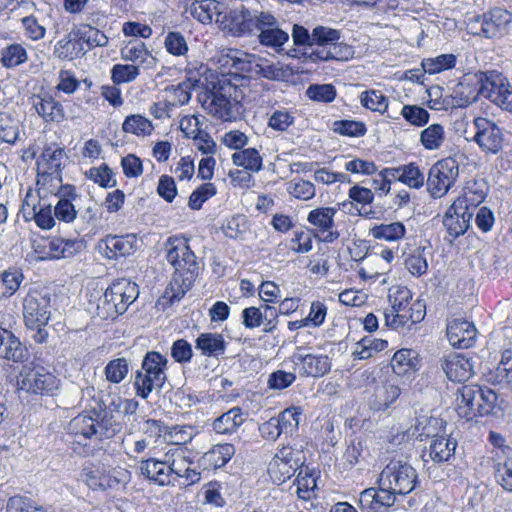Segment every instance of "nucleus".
I'll list each match as a JSON object with an SVG mask.
<instances>
[{"label":"nucleus","instance_id":"nucleus-1","mask_svg":"<svg viewBox=\"0 0 512 512\" xmlns=\"http://www.w3.org/2000/svg\"><path fill=\"white\" fill-rule=\"evenodd\" d=\"M164 258L172 268L163 298L169 304L180 301L199 276V261L184 233L170 235L163 244Z\"/></svg>","mask_w":512,"mask_h":512},{"label":"nucleus","instance_id":"nucleus-2","mask_svg":"<svg viewBox=\"0 0 512 512\" xmlns=\"http://www.w3.org/2000/svg\"><path fill=\"white\" fill-rule=\"evenodd\" d=\"M244 77L238 74L223 75L211 87L198 95L203 109L211 116L222 121L236 118L235 108L244 99L241 82Z\"/></svg>","mask_w":512,"mask_h":512},{"label":"nucleus","instance_id":"nucleus-3","mask_svg":"<svg viewBox=\"0 0 512 512\" xmlns=\"http://www.w3.org/2000/svg\"><path fill=\"white\" fill-rule=\"evenodd\" d=\"M390 309L385 312L386 325L392 329H411L426 316V302L413 299V292L404 285L390 288L388 294Z\"/></svg>","mask_w":512,"mask_h":512},{"label":"nucleus","instance_id":"nucleus-4","mask_svg":"<svg viewBox=\"0 0 512 512\" xmlns=\"http://www.w3.org/2000/svg\"><path fill=\"white\" fill-rule=\"evenodd\" d=\"M498 405V394L490 387L475 383L457 389L455 411L465 422L492 415Z\"/></svg>","mask_w":512,"mask_h":512},{"label":"nucleus","instance_id":"nucleus-5","mask_svg":"<svg viewBox=\"0 0 512 512\" xmlns=\"http://www.w3.org/2000/svg\"><path fill=\"white\" fill-rule=\"evenodd\" d=\"M51 297L43 288L32 287L22 301L24 324L29 330L35 331L32 338L37 344H43L48 339L45 329L51 317Z\"/></svg>","mask_w":512,"mask_h":512},{"label":"nucleus","instance_id":"nucleus-6","mask_svg":"<svg viewBox=\"0 0 512 512\" xmlns=\"http://www.w3.org/2000/svg\"><path fill=\"white\" fill-rule=\"evenodd\" d=\"M60 384V379L53 371L35 362L24 364L16 376L17 389L35 396L52 397Z\"/></svg>","mask_w":512,"mask_h":512},{"label":"nucleus","instance_id":"nucleus-7","mask_svg":"<svg viewBox=\"0 0 512 512\" xmlns=\"http://www.w3.org/2000/svg\"><path fill=\"white\" fill-rule=\"evenodd\" d=\"M138 296L136 283L126 278L116 279L105 290L103 300L98 305V313L103 319H116L126 312Z\"/></svg>","mask_w":512,"mask_h":512},{"label":"nucleus","instance_id":"nucleus-8","mask_svg":"<svg viewBox=\"0 0 512 512\" xmlns=\"http://www.w3.org/2000/svg\"><path fill=\"white\" fill-rule=\"evenodd\" d=\"M107 415L105 404L99 402L96 407L81 412L69 422V433L84 440L110 437Z\"/></svg>","mask_w":512,"mask_h":512},{"label":"nucleus","instance_id":"nucleus-9","mask_svg":"<svg viewBox=\"0 0 512 512\" xmlns=\"http://www.w3.org/2000/svg\"><path fill=\"white\" fill-rule=\"evenodd\" d=\"M67 157L65 148L56 142L46 144L36 160L38 189H48L51 193L53 183L62 184L64 159Z\"/></svg>","mask_w":512,"mask_h":512},{"label":"nucleus","instance_id":"nucleus-10","mask_svg":"<svg viewBox=\"0 0 512 512\" xmlns=\"http://www.w3.org/2000/svg\"><path fill=\"white\" fill-rule=\"evenodd\" d=\"M167 359L157 351H149L143 358L142 370L135 376L136 395L147 399L153 389L161 388L166 380Z\"/></svg>","mask_w":512,"mask_h":512},{"label":"nucleus","instance_id":"nucleus-11","mask_svg":"<svg viewBox=\"0 0 512 512\" xmlns=\"http://www.w3.org/2000/svg\"><path fill=\"white\" fill-rule=\"evenodd\" d=\"M460 166L455 157L447 156L436 161L429 169L427 191L433 199L443 198L453 188L459 177Z\"/></svg>","mask_w":512,"mask_h":512},{"label":"nucleus","instance_id":"nucleus-12","mask_svg":"<svg viewBox=\"0 0 512 512\" xmlns=\"http://www.w3.org/2000/svg\"><path fill=\"white\" fill-rule=\"evenodd\" d=\"M446 426L447 423L442 418L421 413L416 417L413 435L420 442L430 441L429 448L442 445L445 448H457V440L446 432Z\"/></svg>","mask_w":512,"mask_h":512},{"label":"nucleus","instance_id":"nucleus-13","mask_svg":"<svg viewBox=\"0 0 512 512\" xmlns=\"http://www.w3.org/2000/svg\"><path fill=\"white\" fill-rule=\"evenodd\" d=\"M480 94L502 110L512 112V85L497 70H487L480 75Z\"/></svg>","mask_w":512,"mask_h":512},{"label":"nucleus","instance_id":"nucleus-14","mask_svg":"<svg viewBox=\"0 0 512 512\" xmlns=\"http://www.w3.org/2000/svg\"><path fill=\"white\" fill-rule=\"evenodd\" d=\"M380 479L382 485L390 488L396 497L410 494L418 483L416 470L401 461L390 462L382 470Z\"/></svg>","mask_w":512,"mask_h":512},{"label":"nucleus","instance_id":"nucleus-15","mask_svg":"<svg viewBox=\"0 0 512 512\" xmlns=\"http://www.w3.org/2000/svg\"><path fill=\"white\" fill-rule=\"evenodd\" d=\"M337 207L320 206L312 209L307 215L310 230L315 234V239L323 243H333L340 237L335 223Z\"/></svg>","mask_w":512,"mask_h":512},{"label":"nucleus","instance_id":"nucleus-16","mask_svg":"<svg viewBox=\"0 0 512 512\" xmlns=\"http://www.w3.org/2000/svg\"><path fill=\"white\" fill-rule=\"evenodd\" d=\"M82 477L89 488L107 490L126 484L130 479V473L121 467L108 470L105 467H85Z\"/></svg>","mask_w":512,"mask_h":512},{"label":"nucleus","instance_id":"nucleus-17","mask_svg":"<svg viewBox=\"0 0 512 512\" xmlns=\"http://www.w3.org/2000/svg\"><path fill=\"white\" fill-rule=\"evenodd\" d=\"M30 103L37 116L46 125L60 124L67 119L64 105L51 91L32 94Z\"/></svg>","mask_w":512,"mask_h":512},{"label":"nucleus","instance_id":"nucleus-18","mask_svg":"<svg viewBox=\"0 0 512 512\" xmlns=\"http://www.w3.org/2000/svg\"><path fill=\"white\" fill-rule=\"evenodd\" d=\"M475 22L480 24V29L473 34L488 39L501 38L508 32L512 14L507 9L494 7L477 16Z\"/></svg>","mask_w":512,"mask_h":512},{"label":"nucleus","instance_id":"nucleus-19","mask_svg":"<svg viewBox=\"0 0 512 512\" xmlns=\"http://www.w3.org/2000/svg\"><path fill=\"white\" fill-rule=\"evenodd\" d=\"M473 126V140L484 153L497 154L502 149L503 133L495 122L479 116L474 118Z\"/></svg>","mask_w":512,"mask_h":512},{"label":"nucleus","instance_id":"nucleus-20","mask_svg":"<svg viewBox=\"0 0 512 512\" xmlns=\"http://www.w3.org/2000/svg\"><path fill=\"white\" fill-rule=\"evenodd\" d=\"M294 370L300 377L320 378L328 374L331 370V359L324 354H301L294 353L291 356Z\"/></svg>","mask_w":512,"mask_h":512},{"label":"nucleus","instance_id":"nucleus-21","mask_svg":"<svg viewBox=\"0 0 512 512\" xmlns=\"http://www.w3.org/2000/svg\"><path fill=\"white\" fill-rule=\"evenodd\" d=\"M474 213L461 205L460 200H454L443 216V226L451 241L464 235L470 227Z\"/></svg>","mask_w":512,"mask_h":512},{"label":"nucleus","instance_id":"nucleus-22","mask_svg":"<svg viewBox=\"0 0 512 512\" xmlns=\"http://www.w3.org/2000/svg\"><path fill=\"white\" fill-rule=\"evenodd\" d=\"M397 500L388 487H384L379 478L378 487L363 490L359 496V506L362 512H387Z\"/></svg>","mask_w":512,"mask_h":512},{"label":"nucleus","instance_id":"nucleus-23","mask_svg":"<svg viewBox=\"0 0 512 512\" xmlns=\"http://www.w3.org/2000/svg\"><path fill=\"white\" fill-rule=\"evenodd\" d=\"M422 365L419 353L411 348L397 350L390 360L392 372L400 379L412 381Z\"/></svg>","mask_w":512,"mask_h":512},{"label":"nucleus","instance_id":"nucleus-24","mask_svg":"<svg viewBox=\"0 0 512 512\" xmlns=\"http://www.w3.org/2000/svg\"><path fill=\"white\" fill-rule=\"evenodd\" d=\"M446 336L454 348L468 349L476 342L477 329L473 322L464 318H454L447 322Z\"/></svg>","mask_w":512,"mask_h":512},{"label":"nucleus","instance_id":"nucleus-25","mask_svg":"<svg viewBox=\"0 0 512 512\" xmlns=\"http://www.w3.org/2000/svg\"><path fill=\"white\" fill-rule=\"evenodd\" d=\"M441 368L446 377L457 383H464L474 374L472 358L463 353L451 352L441 360Z\"/></svg>","mask_w":512,"mask_h":512},{"label":"nucleus","instance_id":"nucleus-26","mask_svg":"<svg viewBox=\"0 0 512 512\" xmlns=\"http://www.w3.org/2000/svg\"><path fill=\"white\" fill-rule=\"evenodd\" d=\"M303 460L295 457L292 451L279 450L268 466V473L274 482L283 483L302 468Z\"/></svg>","mask_w":512,"mask_h":512},{"label":"nucleus","instance_id":"nucleus-27","mask_svg":"<svg viewBox=\"0 0 512 512\" xmlns=\"http://www.w3.org/2000/svg\"><path fill=\"white\" fill-rule=\"evenodd\" d=\"M425 250L426 247L415 239L407 241L402 249L401 258L404 268L415 278H420L428 272L429 264Z\"/></svg>","mask_w":512,"mask_h":512},{"label":"nucleus","instance_id":"nucleus-28","mask_svg":"<svg viewBox=\"0 0 512 512\" xmlns=\"http://www.w3.org/2000/svg\"><path fill=\"white\" fill-rule=\"evenodd\" d=\"M60 198L54 207V215L57 220L64 223H72L78 215L73 204L79 195L77 188L73 184H60L55 192Z\"/></svg>","mask_w":512,"mask_h":512},{"label":"nucleus","instance_id":"nucleus-29","mask_svg":"<svg viewBox=\"0 0 512 512\" xmlns=\"http://www.w3.org/2000/svg\"><path fill=\"white\" fill-rule=\"evenodd\" d=\"M141 472L154 483L165 486L174 485L181 473L165 462L148 459L142 463Z\"/></svg>","mask_w":512,"mask_h":512},{"label":"nucleus","instance_id":"nucleus-30","mask_svg":"<svg viewBox=\"0 0 512 512\" xmlns=\"http://www.w3.org/2000/svg\"><path fill=\"white\" fill-rule=\"evenodd\" d=\"M105 256L108 259L126 257L137 249V236L135 234L107 235L103 240Z\"/></svg>","mask_w":512,"mask_h":512},{"label":"nucleus","instance_id":"nucleus-31","mask_svg":"<svg viewBox=\"0 0 512 512\" xmlns=\"http://www.w3.org/2000/svg\"><path fill=\"white\" fill-rule=\"evenodd\" d=\"M401 395L400 387L386 380L377 384L373 394L370 396L369 404L374 411H385L393 406Z\"/></svg>","mask_w":512,"mask_h":512},{"label":"nucleus","instance_id":"nucleus-32","mask_svg":"<svg viewBox=\"0 0 512 512\" xmlns=\"http://www.w3.org/2000/svg\"><path fill=\"white\" fill-rule=\"evenodd\" d=\"M384 173L391 174V178L399 181L411 189H420L425 183V175L415 162L398 167H386Z\"/></svg>","mask_w":512,"mask_h":512},{"label":"nucleus","instance_id":"nucleus-33","mask_svg":"<svg viewBox=\"0 0 512 512\" xmlns=\"http://www.w3.org/2000/svg\"><path fill=\"white\" fill-rule=\"evenodd\" d=\"M219 3L215 0H184V14L202 24H210L219 15Z\"/></svg>","mask_w":512,"mask_h":512},{"label":"nucleus","instance_id":"nucleus-34","mask_svg":"<svg viewBox=\"0 0 512 512\" xmlns=\"http://www.w3.org/2000/svg\"><path fill=\"white\" fill-rule=\"evenodd\" d=\"M0 357L22 362L27 357V349L21 341L9 330L0 326Z\"/></svg>","mask_w":512,"mask_h":512},{"label":"nucleus","instance_id":"nucleus-35","mask_svg":"<svg viewBox=\"0 0 512 512\" xmlns=\"http://www.w3.org/2000/svg\"><path fill=\"white\" fill-rule=\"evenodd\" d=\"M166 425L155 419H148L143 424V437L136 441L135 448H146L152 445L153 448L165 445Z\"/></svg>","mask_w":512,"mask_h":512},{"label":"nucleus","instance_id":"nucleus-36","mask_svg":"<svg viewBox=\"0 0 512 512\" xmlns=\"http://www.w3.org/2000/svg\"><path fill=\"white\" fill-rule=\"evenodd\" d=\"M85 52V46L81 45L79 38L73 35V31L58 40L53 50L55 57L68 61L81 57Z\"/></svg>","mask_w":512,"mask_h":512},{"label":"nucleus","instance_id":"nucleus-37","mask_svg":"<svg viewBox=\"0 0 512 512\" xmlns=\"http://www.w3.org/2000/svg\"><path fill=\"white\" fill-rule=\"evenodd\" d=\"M196 349L206 357H218L224 354L226 342L222 334L205 332L200 333L195 340Z\"/></svg>","mask_w":512,"mask_h":512},{"label":"nucleus","instance_id":"nucleus-38","mask_svg":"<svg viewBox=\"0 0 512 512\" xmlns=\"http://www.w3.org/2000/svg\"><path fill=\"white\" fill-rule=\"evenodd\" d=\"M406 227L401 221H394L390 223L374 224L369 229V236L375 240L385 242H398L406 235Z\"/></svg>","mask_w":512,"mask_h":512},{"label":"nucleus","instance_id":"nucleus-39","mask_svg":"<svg viewBox=\"0 0 512 512\" xmlns=\"http://www.w3.org/2000/svg\"><path fill=\"white\" fill-rule=\"evenodd\" d=\"M245 418L240 407H233L213 422V430L217 434L231 435L244 423Z\"/></svg>","mask_w":512,"mask_h":512},{"label":"nucleus","instance_id":"nucleus-40","mask_svg":"<svg viewBox=\"0 0 512 512\" xmlns=\"http://www.w3.org/2000/svg\"><path fill=\"white\" fill-rule=\"evenodd\" d=\"M24 279L25 276L20 267L10 266L0 272V300L16 294Z\"/></svg>","mask_w":512,"mask_h":512},{"label":"nucleus","instance_id":"nucleus-41","mask_svg":"<svg viewBox=\"0 0 512 512\" xmlns=\"http://www.w3.org/2000/svg\"><path fill=\"white\" fill-rule=\"evenodd\" d=\"M486 196L485 183L474 180L466 183L462 194L455 200H460L462 206L469 208L474 213L477 207L484 202Z\"/></svg>","mask_w":512,"mask_h":512},{"label":"nucleus","instance_id":"nucleus-42","mask_svg":"<svg viewBox=\"0 0 512 512\" xmlns=\"http://www.w3.org/2000/svg\"><path fill=\"white\" fill-rule=\"evenodd\" d=\"M47 254L51 259H62L75 255L80 248L77 239H64L54 236L48 239Z\"/></svg>","mask_w":512,"mask_h":512},{"label":"nucleus","instance_id":"nucleus-43","mask_svg":"<svg viewBox=\"0 0 512 512\" xmlns=\"http://www.w3.org/2000/svg\"><path fill=\"white\" fill-rule=\"evenodd\" d=\"M457 56L452 53L440 54L436 57L423 58L421 67L429 75H435L456 67Z\"/></svg>","mask_w":512,"mask_h":512},{"label":"nucleus","instance_id":"nucleus-44","mask_svg":"<svg viewBox=\"0 0 512 512\" xmlns=\"http://www.w3.org/2000/svg\"><path fill=\"white\" fill-rule=\"evenodd\" d=\"M446 139L444 126L433 123L420 132L419 142L425 150H439Z\"/></svg>","mask_w":512,"mask_h":512},{"label":"nucleus","instance_id":"nucleus-45","mask_svg":"<svg viewBox=\"0 0 512 512\" xmlns=\"http://www.w3.org/2000/svg\"><path fill=\"white\" fill-rule=\"evenodd\" d=\"M314 239L315 234L308 227H302L293 231L286 240V247L294 253L305 254L312 250Z\"/></svg>","mask_w":512,"mask_h":512},{"label":"nucleus","instance_id":"nucleus-46","mask_svg":"<svg viewBox=\"0 0 512 512\" xmlns=\"http://www.w3.org/2000/svg\"><path fill=\"white\" fill-rule=\"evenodd\" d=\"M233 164L250 172H259L263 167V158L256 148H243L232 154Z\"/></svg>","mask_w":512,"mask_h":512},{"label":"nucleus","instance_id":"nucleus-47","mask_svg":"<svg viewBox=\"0 0 512 512\" xmlns=\"http://www.w3.org/2000/svg\"><path fill=\"white\" fill-rule=\"evenodd\" d=\"M490 375L494 384L512 387V349L502 352L500 362Z\"/></svg>","mask_w":512,"mask_h":512},{"label":"nucleus","instance_id":"nucleus-48","mask_svg":"<svg viewBox=\"0 0 512 512\" xmlns=\"http://www.w3.org/2000/svg\"><path fill=\"white\" fill-rule=\"evenodd\" d=\"M387 347L388 341L385 339L364 336L356 343L354 355L357 359L367 360L375 354L384 351Z\"/></svg>","mask_w":512,"mask_h":512},{"label":"nucleus","instance_id":"nucleus-49","mask_svg":"<svg viewBox=\"0 0 512 512\" xmlns=\"http://www.w3.org/2000/svg\"><path fill=\"white\" fill-rule=\"evenodd\" d=\"M73 35L79 38L82 46L86 45V51L98 46H105L108 42L107 36L91 25H81L76 31H73Z\"/></svg>","mask_w":512,"mask_h":512},{"label":"nucleus","instance_id":"nucleus-50","mask_svg":"<svg viewBox=\"0 0 512 512\" xmlns=\"http://www.w3.org/2000/svg\"><path fill=\"white\" fill-rule=\"evenodd\" d=\"M122 130L125 133L133 134L138 137H146L152 134L154 125L148 118L141 114H131L124 119Z\"/></svg>","mask_w":512,"mask_h":512},{"label":"nucleus","instance_id":"nucleus-51","mask_svg":"<svg viewBox=\"0 0 512 512\" xmlns=\"http://www.w3.org/2000/svg\"><path fill=\"white\" fill-rule=\"evenodd\" d=\"M198 434L191 425H175L166 427L165 445L185 446Z\"/></svg>","mask_w":512,"mask_h":512},{"label":"nucleus","instance_id":"nucleus-52","mask_svg":"<svg viewBox=\"0 0 512 512\" xmlns=\"http://www.w3.org/2000/svg\"><path fill=\"white\" fill-rule=\"evenodd\" d=\"M28 60L25 47L19 43H12L1 50L0 63L6 69L18 67Z\"/></svg>","mask_w":512,"mask_h":512},{"label":"nucleus","instance_id":"nucleus-53","mask_svg":"<svg viewBox=\"0 0 512 512\" xmlns=\"http://www.w3.org/2000/svg\"><path fill=\"white\" fill-rule=\"evenodd\" d=\"M121 56L122 59L132 62V65H136L138 68L154 61V57L143 42L128 44L122 49Z\"/></svg>","mask_w":512,"mask_h":512},{"label":"nucleus","instance_id":"nucleus-54","mask_svg":"<svg viewBox=\"0 0 512 512\" xmlns=\"http://www.w3.org/2000/svg\"><path fill=\"white\" fill-rule=\"evenodd\" d=\"M85 178L97 184L101 188H113L117 185L113 170L107 163H101L97 167H91L84 172Z\"/></svg>","mask_w":512,"mask_h":512},{"label":"nucleus","instance_id":"nucleus-55","mask_svg":"<svg viewBox=\"0 0 512 512\" xmlns=\"http://www.w3.org/2000/svg\"><path fill=\"white\" fill-rule=\"evenodd\" d=\"M360 103L372 112L384 115L388 111L389 99L381 91L376 89L365 90L360 94Z\"/></svg>","mask_w":512,"mask_h":512},{"label":"nucleus","instance_id":"nucleus-56","mask_svg":"<svg viewBox=\"0 0 512 512\" xmlns=\"http://www.w3.org/2000/svg\"><path fill=\"white\" fill-rule=\"evenodd\" d=\"M302 413L303 409L300 406H290L275 417L276 421H279V427L283 434L293 435L298 431Z\"/></svg>","mask_w":512,"mask_h":512},{"label":"nucleus","instance_id":"nucleus-57","mask_svg":"<svg viewBox=\"0 0 512 512\" xmlns=\"http://www.w3.org/2000/svg\"><path fill=\"white\" fill-rule=\"evenodd\" d=\"M294 484L297 486L296 493L300 499L310 500L316 488V478L308 468H301L297 474Z\"/></svg>","mask_w":512,"mask_h":512},{"label":"nucleus","instance_id":"nucleus-58","mask_svg":"<svg viewBox=\"0 0 512 512\" xmlns=\"http://www.w3.org/2000/svg\"><path fill=\"white\" fill-rule=\"evenodd\" d=\"M195 84L192 82L190 78L178 83L177 85H171L166 88V91L169 92L170 97L172 99L171 104L173 107L183 106L187 104L192 95V91L194 89Z\"/></svg>","mask_w":512,"mask_h":512},{"label":"nucleus","instance_id":"nucleus-59","mask_svg":"<svg viewBox=\"0 0 512 512\" xmlns=\"http://www.w3.org/2000/svg\"><path fill=\"white\" fill-rule=\"evenodd\" d=\"M332 130L341 136L347 137H362L367 133L364 122L348 119L334 121Z\"/></svg>","mask_w":512,"mask_h":512},{"label":"nucleus","instance_id":"nucleus-60","mask_svg":"<svg viewBox=\"0 0 512 512\" xmlns=\"http://www.w3.org/2000/svg\"><path fill=\"white\" fill-rule=\"evenodd\" d=\"M400 114L406 122L415 127H424L430 120V113L419 105L406 104Z\"/></svg>","mask_w":512,"mask_h":512},{"label":"nucleus","instance_id":"nucleus-61","mask_svg":"<svg viewBox=\"0 0 512 512\" xmlns=\"http://www.w3.org/2000/svg\"><path fill=\"white\" fill-rule=\"evenodd\" d=\"M217 188L214 183L206 182L199 185L189 196L188 206L191 210H200L203 204L215 196Z\"/></svg>","mask_w":512,"mask_h":512},{"label":"nucleus","instance_id":"nucleus-62","mask_svg":"<svg viewBox=\"0 0 512 512\" xmlns=\"http://www.w3.org/2000/svg\"><path fill=\"white\" fill-rule=\"evenodd\" d=\"M258 39L263 46L279 49L289 40V34L275 25L261 31Z\"/></svg>","mask_w":512,"mask_h":512},{"label":"nucleus","instance_id":"nucleus-63","mask_svg":"<svg viewBox=\"0 0 512 512\" xmlns=\"http://www.w3.org/2000/svg\"><path fill=\"white\" fill-rule=\"evenodd\" d=\"M306 95L314 102L331 103L336 99L337 90L333 84H311Z\"/></svg>","mask_w":512,"mask_h":512},{"label":"nucleus","instance_id":"nucleus-64","mask_svg":"<svg viewBox=\"0 0 512 512\" xmlns=\"http://www.w3.org/2000/svg\"><path fill=\"white\" fill-rule=\"evenodd\" d=\"M341 38V31L338 29L316 26L312 30V44L320 47L329 46V48Z\"/></svg>","mask_w":512,"mask_h":512}]
</instances>
